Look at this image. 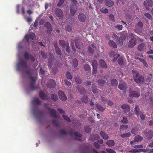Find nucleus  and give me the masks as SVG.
Listing matches in <instances>:
<instances>
[{
	"label": "nucleus",
	"mask_w": 153,
	"mask_h": 153,
	"mask_svg": "<svg viewBox=\"0 0 153 153\" xmlns=\"http://www.w3.org/2000/svg\"><path fill=\"white\" fill-rule=\"evenodd\" d=\"M74 42L76 47L79 51L81 49H82L83 48V44L79 38H78L75 39L74 41L73 39H72L71 41L72 48V50L74 52H75L76 51V49L74 45ZM79 53H81L83 54V55L84 54L82 51L81 52L79 51Z\"/></svg>",
	"instance_id": "f257e3e1"
},
{
	"label": "nucleus",
	"mask_w": 153,
	"mask_h": 153,
	"mask_svg": "<svg viewBox=\"0 0 153 153\" xmlns=\"http://www.w3.org/2000/svg\"><path fill=\"white\" fill-rule=\"evenodd\" d=\"M25 72L29 76L31 80V82L30 85V87L31 90L34 91L39 88L38 86H35L36 80L34 76H32L33 71L32 70L29 69L25 70Z\"/></svg>",
	"instance_id": "f03ea898"
},
{
	"label": "nucleus",
	"mask_w": 153,
	"mask_h": 153,
	"mask_svg": "<svg viewBox=\"0 0 153 153\" xmlns=\"http://www.w3.org/2000/svg\"><path fill=\"white\" fill-rule=\"evenodd\" d=\"M132 72L134 80L137 83H143L144 82V77L141 75H140L138 71L133 70H132Z\"/></svg>",
	"instance_id": "7ed1b4c3"
},
{
	"label": "nucleus",
	"mask_w": 153,
	"mask_h": 153,
	"mask_svg": "<svg viewBox=\"0 0 153 153\" xmlns=\"http://www.w3.org/2000/svg\"><path fill=\"white\" fill-rule=\"evenodd\" d=\"M20 66L23 67L24 68H28L27 62L22 59H19L17 65V68L18 70H20L21 69Z\"/></svg>",
	"instance_id": "20e7f679"
},
{
	"label": "nucleus",
	"mask_w": 153,
	"mask_h": 153,
	"mask_svg": "<svg viewBox=\"0 0 153 153\" xmlns=\"http://www.w3.org/2000/svg\"><path fill=\"white\" fill-rule=\"evenodd\" d=\"M143 24V23L140 21L136 25L134 31L137 33H138L142 31Z\"/></svg>",
	"instance_id": "39448f33"
},
{
	"label": "nucleus",
	"mask_w": 153,
	"mask_h": 153,
	"mask_svg": "<svg viewBox=\"0 0 153 153\" xmlns=\"http://www.w3.org/2000/svg\"><path fill=\"white\" fill-rule=\"evenodd\" d=\"M139 108L138 105H136L135 107V111L137 116L140 117L141 120H143L145 119V115L141 112L139 111Z\"/></svg>",
	"instance_id": "423d86ee"
},
{
	"label": "nucleus",
	"mask_w": 153,
	"mask_h": 153,
	"mask_svg": "<svg viewBox=\"0 0 153 153\" xmlns=\"http://www.w3.org/2000/svg\"><path fill=\"white\" fill-rule=\"evenodd\" d=\"M69 134L71 136H73L74 134L76 137V140L79 141L81 140L80 138L82 136V134L79 133L77 132H75L74 133L73 130H71L69 132Z\"/></svg>",
	"instance_id": "0eeeda50"
},
{
	"label": "nucleus",
	"mask_w": 153,
	"mask_h": 153,
	"mask_svg": "<svg viewBox=\"0 0 153 153\" xmlns=\"http://www.w3.org/2000/svg\"><path fill=\"white\" fill-rule=\"evenodd\" d=\"M129 96L130 97H138L140 95V93L136 91H133L132 89H130L129 90Z\"/></svg>",
	"instance_id": "6e6552de"
},
{
	"label": "nucleus",
	"mask_w": 153,
	"mask_h": 153,
	"mask_svg": "<svg viewBox=\"0 0 153 153\" xmlns=\"http://www.w3.org/2000/svg\"><path fill=\"white\" fill-rule=\"evenodd\" d=\"M109 55L111 58H114L112 60V61L114 62H116L120 56L119 54H116L115 52L113 51H112L110 52Z\"/></svg>",
	"instance_id": "1a4fd4ad"
},
{
	"label": "nucleus",
	"mask_w": 153,
	"mask_h": 153,
	"mask_svg": "<svg viewBox=\"0 0 153 153\" xmlns=\"http://www.w3.org/2000/svg\"><path fill=\"white\" fill-rule=\"evenodd\" d=\"M143 133L148 139H151L153 137V132L152 130H149L148 131H144Z\"/></svg>",
	"instance_id": "9d476101"
},
{
	"label": "nucleus",
	"mask_w": 153,
	"mask_h": 153,
	"mask_svg": "<svg viewBox=\"0 0 153 153\" xmlns=\"http://www.w3.org/2000/svg\"><path fill=\"white\" fill-rule=\"evenodd\" d=\"M44 26L47 29L48 33H51L53 29L52 26L49 22H45L44 24Z\"/></svg>",
	"instance_id": "9b49d317"
},
{
	"label": "nucleus",
	"mask_w": 153,
	"mask_h": 153,
	"mask_svg": "<svg viewBox=\"0 0 153 153\" xmlns=\"http://www.w3.org/2000/svg\"><path fill=\"white\" fill-rule=\"evenodd\" d=\"M25 58L27 60L30 59L32 62H34L35 59L34 57L32 55L29 54L27 52H25L24 53Z\"/></svg>",
	"instance_id": "f8f14e48"
},
{
	"label": "nucleus",
	"mask_w": 153,
	"mask_h": 153,
	"mask_svg": "<svg viewBox=\"0 0 153 153\" xmlns=\"http://www.w3.org/2000/svg\"><path fill=\"white\" fill-rule=\"evenodd\" d=\"M55 82L53 79H51L48 81L47 82V87L49 88H52L55 86Z\"/></svg>",
	"instance_id": "ddd939ff"
},
{
	"label": "nucleus",
	"mask_w": 153,
	"mask_h": 153,
	"mask_svg": "<svg viewBox=\"0 0 153 153\" xmlns=\"http://www.w3.org/2000/svg\"><path fill=\"white\" fill-rule=\"evenodd\" d=\"M91 65L93 67L92 73L93 74H95L97 72V61L95 60H93Z\"/></svg>",
	"instance_id": "4468645a"
},
{
	"label": "nucleus",
	"mask_w": 153,
	"mask_h": 153,
	"mask_svg": "<svg viewBox=\"0 0 153 153\" xmlns=\"http://www.w3.org/2000/svg\"><path fill=\"white\" fill-rule=\"evenodd\" d=\"M96 49V47L93 44H92L88 48V50L87 51V52L91 55L93 54Z\"/></svg>",
	"instance_id": "2eb2a0df"
},
{
	"label": "nucleus",
	"mask_w": 153,
	"mask_h": 153,
	"mask_svg": "<svg viewBox=\"0 0 153 153\" xmlns=\"http://www.w3.org/2000/svg\"><path fill=\"white\" fill-rule=\"evenodd\" d=\"M55 12L56 16L59 19L62 17L63 12L61 9L59 8H56L55 9Z\"/></svg>",
	"instance_id": "dca6fc26"
},
{
	"label": "nucleus",
	"mask_w": 153,
	"mask_h": 153,
	"mask_svg": "<svg viewBox=\"0 0 153 153\" xmlns=\"http://www.w3.org/2000/svg\"><path fill=\"white\" fill-rule=\"evenodd\" d=\"M58 94L59 98L63 101H65L67 100L66 95L62 91H59L58 92Z\"/></svg>",
	"instance_id": "f3484780"
},
{
	"label": "nucleus",
	"mask_w": 153,
	"mask_h": 153,
	"mask_svg": "<svg viewBox=\"0 0 153 153\" xmlns=\"http://www.w3.org/2000/svg\"><path fill=\"white\" fill-rule=\"evenodd\" d=\"M35 36V34L33 33H32L29 35H26L25 36V38L26 41L28 42L29 41V38L30 39L32 40H33Z\"/></svg>",
	"instance_id": "a211bd4d"
},
{
	"label": "nucleus",
	"mask_w": 153,
	"mask_h": 153,
	"mask_svg": "<svg viewBox=\"0 0 153 153\" xmlns=\"http://www.w3.org/2000/svg\"><path fill=\"white\" fill-rule=\"evenodd\" d=\"M136 43V39L135 38L131 39L128 44V47L130 48H133Z\"/></svg>",
	"instance_id": "6ab92c4d"
},
{
	"label": "nucleus",
	"mask_w": 153,
	"mask_h": 153,
	"mask_svg": "<svg viewBox=\"0 0 153 153\" xmlns=\"http://www.w3.org/2000/svg\"><path fill=\"white\" fill-rule=\"evenodd\" d=\"M77 6H71L70 8V13L72 16H73L77 11Z\"/></svg>",
	"instance_id": "aec40b11"
},
{
	"label": "nucleus",
	"mask_w": 153,
	"mask_h": 153,
	"mask_svg": "<svg viewBox=\"0 0 153 153\" xmlns=\"http://www.w3.org/2000/svg\"><path fill=\"white\" fill-rule=\"evenodd\" d=\"M122 108L124 109V112L125 114L130 111V107L128 104H123L121 106Z\"/></svg>",
	"instance_id": "412c9836"
},
{
	"label": "nucleus",
	"mask_w": 153,
	"mask_h": 153,
	"mask_svg": "<svg viewBox=\"0 0 153 153\" xmlns=\"http://www.w3.org/2000/svg\"><path fill=\"white\" fill-rule=\"evenodd\" d=\"M99 138L100 137L99 135L97 134H94L90 135L89 138L90 140L92 141L98 140Z\"/></svg>",
	"instance_id": "4be33fe9"
},
{
	"label": "nucleus",
	"mask_w": 153,
	"mask_h": 153,
	"mask_svg": "<svg viewBox=\"0 0 153 153\" xmlns=\"http://www.w3.org/2000/svg\"><path fill=\"white\" fill-rule=\"evenodd\" d=\"M79 19L81 22H84L86 19L85 15L83 13H80L78 16Z\"/></svg>",
	"instance_id": "5701e85b"
},
{
	"label": "nucleus",
	"mask_w": 153,
	"mask_h": 153,
	"mask_svg": "<svg viewBox=\"0 0 153 153\" xmlns=\"http://www.w3.org/2000/svg\"><path fill=\"white\" fill-rule=\"evenodd\" d=\"M49 113L51 116L55 118L58 117L56 114V111L54 109H50Z\"/></svg>",
	"instance_id": "b1692460"
},
{
	"label": "nucleus",
	"mask_w": 153,
	"mask_h": 153,
	"mask_svg": "<svg viewBox=\"0 0 153 153\" xmlns=\"http://www.w3.org/2000/svg\"><path fill=\"white\" fill-rule=\"evenodd\" d=\"M125 38L124 36H120L117 39V42L122 45L123 41L125 40Z\"/></svg>",
	"instance_id": "393cba45"
},
{
	"label": "nucleus",
	"mask_w": 153,
	"mask_h": 153,
	"mask_svg": "<svg viewBox=\"0 0 153 153\" xmlns=\"http://www.w3.org/2000/svg\"><path fill=\"white\" fill-rule=\"evenodd\" d=\"M99 63L100 66L102 68L106 69L107 68V65L105 62L102 59L100 60Z\"/></svg>",
	"instance_id": "a878e982"
},
{
	"label": "nucleus",
	"mask_w": 153,
	"mask_h": 153,
	"mask_svg": "<svg viewBox=\"0 0 153 153\" xmlns=\"http://www.w3.org/2000/svg\"><path fill=\"white\" fill-rule=\"evenodd\" d=\"M143 138L141 136L137 135L136 136L134 140V142H140L143 140Z\"/></svg>",
	"instance_id": "bb28decb"
},
{
	"label": "nucleus",
	"mask_w": 153,
	"mask_h": 153,
	"mask_svg": "<svg viewBox=\"0 0 153 153\" xmlns=\"http://www.w3.org/2000/svg\"><path fill=\"white\" fill-rule=\"evenodd\" d=\"M100 135L104 139L107 140L109 138V136L105 132L102 131L100 132Z\"/></svg>",
	"instance_id": "cd10ccee"
},
{
	"label": "nucleus",
	"mask_w": 153,
	"mask_h": 153,
	"mask_svg": "<svg viewBox=\"0 0 153 153\" xmlns=\"http://www.w3.org/2000/svg\"><path fill=\"white\" fill-rule=\"evenodd\" d=\"M105 3L106 6L108 7H111L114 5V2L111 0H106Z\"/></svg>",
	"instance_id": "c85d7f7f"
},
{
	"label": "nucleus",
	"mask_w": 153,
	"mask_h": 153,
	"mask_svg": "<svg viewBox=\"0 0 153 153\" xmlns=\"http://www.w3.org/2000/svg\"><path fill=\"white\" fill-rule=\"evenodd\" d=\"M59 44L63 48H65L66 45V44L64 40H60L59 41Z\"/></svg>",
	"instance_id": "c756f323"
},
{
	"label": "nucleus",
	"mask_w": 153,
	"mask_h": 153,
	"mask_svg": "<svg viewBox=\"0 0 153 153\" xmlns=\"http://www.w3.org/2000/svg\"><path fill=\"white\" fill-rule=\"evenodd\" d=\"M109 45L113 48H117V45L115 42L112 40H110L108 42Z\"/></svg>",
	"instance_id": "7c9ffc66"
},
{
	"label": "nucleus",
	"mask_w": 153,
	"mask_h": 153,
	"mask_svg": "<svg viewBox=\"0 0 153 153\" xmlns=\"http://www.w3.org/2000/svg\"><path fill=\"white\" fill-rule=\"evenodd\" d=\"M106 144L109 146H112L115 145V143L113 140H109L107 141Z\"/></svg>",
	"instance_id": "2f4dec72"
},
{
	"label": "nucleus",
	"mask_w": 153,
	"mask_h": 153,
	"mask_svg": "<svg viewBox=\"0 0 153 153\" xmlns=\"http://www.w3.org/2000/svg\"><path fill=\"white\" fill-rule=\"evenodd\" d=\"M111 83L112 86H117L118 82L115 79H112L111 80Z\"/></svg>",
	"instance_id": "473e14b6"
},
{
	"label": "nucleus",
	"mask_w": 153,
	"mask_h": 153,
	"mask_svg": "<svg viewBox=\"0 0 153 153\" xmlns=\"http://www.w3.org/2000/svg\"><path fill=\"white\" fill-rule=\"evenodd\" d=\"M96 105L97 108L99 111L103 112L105 110L104 108L101 106L100 105L98 104V103L96 104Z\"/></svg>",
	"instance_id": "72a5a7b5"
},
{
	"label": "nucleus",
	"mask_w": 153,
	"mask_h": 153,
	"mask_svg": "<svg viewBox=\"0 0 153 153\" xmlns=\"http://www.w3.org/2000/svg\"><path fill=\"white\" fill-rule=\"evenodd\" d=\"M98 84L100 86H103L106 82V81L102 79H99L97 81Z\"/></svg>",
	"instance_id": "f704fd0d"
},
{
	"label": "nucleus",
	"mask_w": 153,
	"mask_h": 153,
	"mask_svg": "<svg viewBox=\"0 0 153 153\" xmlns=\"http://www.w3.org/2000/svg\"><path fill=\"white\" fill-rule=\"evenodd\" d=\"M51 97L52 100L54 101H56L58 99V97L57 95L55 94H52Z\"/></svg>",
	"instance_id": "c9c22d12"
},
{
	"label": "nucleus",
	"mask_w": 153,
	"mask_h": 153,
	"mask_svg": "<svg viewBox=\"0 0 153 153\" xmlns=\"http://www.w3.org/2000/svg\"><path fill=\"white\" fill-rule=\"evenodd\" d=\"M118 88L121 90H124L126 89V87L125 84L119 83Z\"/></svg>",
	"instance_id": "e433bc0d"
},
{
	"label": "nucleus",
	"mask_w": 153,
	"mask_h": 153,
	"mask_svg": "<svg viewBox=\"0 0 153 153\" xmlns=\"http://www.w3.org/2000/svg\"><path fill=\"white\" fill-rule=\"evenodd\" d=\"M39 96L42 99L44 100L46 97V95L45 94L43 91H41L39 93Z\"/></svg>",
	"instance_id": "4c0bfd02"
},
{
	"label": "nucleus",
	"mask_w": 153,
	"mask_h": 153,
	"mask_svg": "<svg viewBox=\"0 0 153 153\" xmlns=\"http://www.w3.org/2000/svg\"><path fill=\"white\" fill-rule=\"evenodd\" d=\"M33 103L37 105H40L41 104V102L37 98H35L33 99Z\"/></svg>",
	"instance_id": "58836bf2"
},
{
	"label": "nucleus",
	"mask_w": 153,
	"mask_h": 153,
	"mask_svg": "<svg viewBox=\"0 0 153 153\" xmlns=\"http://www.w3.org/2000/svg\"><path fill=\"white\" fill-rule=\"evenodd\" d=\"M145 44L143 43L140 44L138 46V50L139 51H141L145 46Z\"/></svg>",
	"instance_id": "ea45409f"
},
{
	"label": "nucleus",
	"mask_w": 153,
	"mask_h": 153,
	"mask_svg": "<svg viewBox=\"0 0 153 153\" xmlns=\"http://www.w3.org/2000/svg\"><path fill=\"white\" fill-rule=\"evenodd\" d=\"M131 135V133L128 132L121 134V136L122 137L124 138L125 137H129Z\"/></svg>",
	"instance_id": "a19ab883"
},
{
	"label": "nucleus",
	"mask_w": 153,
	"mask_h": 153,
	"mask_svg": "<svg viewBox=\"0 0 153 153\" xmlns=\"http://www.w3.org/2000/svg\"><path fill=\"white\" fill-rule=\"evenodd\" d=\"M78 65V60L76 59H74L73 60V65L74 67H76Z\"/></svg>",
	"instance_id": "79ce46f5"
},
{
	"label": "nucleus",
	"mask_w": 153,
	"mask_h": 153,
	"mask_svg": "<svg viewBox=\"0 0 153 153\" xmlns=\"http://www.w3.org/2000/svg\"><path fill=\"white\" fill-rule=\"evenodd\" d=\"M138 59L141 62L143 63L145 67H147L148 66V65L144 59L140 58H138Z\"/></svg>",
	"instance_id": "37998d69"
},
{
	"label": "nucleus",
	"mask_w": 153,
	"mask_h": 153,
	"mask_svg": "<svg viewBox=\"0 0 153 153\" xmlns=\"http://www.w3.org/2000/svg\"><path fill=\"white\" fill-rule=\"evenodd\" d=\"M100 11L102 13L106 14L108 13V10L105 8H102L100 9Z\"/></svg>",
	"instance_id": "c03bdc74"
},
{
	"label": "nucleus",
	"mask_w": 153,
	"mask_h": 153,
	"mask_svg": "<svg viewBox=\"0 0 153 153\" xmlns=\"http://www.w3.org/2000/svg\"><path fill=\"white\" fill-rule=\"evenodd\" d=\"M82 102L85 103L87 102L88 101V98L86 96H84L81 99Z\"/></svg>",
	"instance_id": "a18cd8bd"
},
{
	"label": "nucleus",
	"mask_w": 153,
	"mask_h": 153,
	"mask_svg": "<svg viewBox=\"0 0 153 153\" xmlns=\"http://www.w3.org/2000/svg\"><path fill=\"white\" fill-rule=\"evenodd\" d=\"M85 130L87 133H89L91 131V128L88 126H84Z\"/></svg>",
	"instance_id": "49530a36"
},
{
	"label": "nucleus",
	"mask_w": 153,
	"mask_h": 153,
	"mask_svg": "<svg viewBox=\"0 0 153 153\" xmlns=\"http://www.w3.org/2000/svg\"><path fill=\"white\" fill-rule=\"evenodd\" d=\"M78 91L81 94H83L85 92V90L83 87L79 88V87L78 88Z\"/></svg>",
	"instance_id": "de8ad7c7"
},
{
	"label": "nucleus",
	"mask_w": 153,
	"mask_h": 153,
	"mask_svg": "<svg viewBox=\"0 0 153 153\" xmlns=\"http://www.w3.org/2000/svg\"><path fill=\"white\" fill-rule=\"evenodd\" d=\"M84 68L85 70L87 71H89L91 69V67L89 65L85 64L84 65Z\"/></svg>",
	"instance_id": "09e8293b"
},
{
	"label": "nucleus",
	"mask_w": 153,
	"mask_h": 153,
	"mask_svg": "<svg viewBox=\"0 0 153 153\" xmlns=\"http://www.w3.org/2000/svg\"><path fill=\"white\" fill-rule=\"evenodd\" d=\"M75 81L78 84H79L81 83L82 80L79 77L76 76L75 78Z\"/></svg>",
	"instance_id": "8fccbe9b"
},
{
	"label": "nucleus",
	"mask_w": 153,
	"mask_h": 153,
	"mask_svg": "<svg viewBox=\"0 0 153 153\" xmlns=\"http://www.w3.org/2000/svg\"><path fill=\"white\" fill-rule=\"evenodd\" d=\"M128 127V125H122L120 126V129L123 130L126 129Z\"/></svg>",
	"instance_id": "3c124183"
},
{
	"label": "nucleus",
	"mask_w": 153,
	"mask_h": 153,
	"mask_svg": "<svg viewBox=\"0 0 153 153\" xmlns=\"http://www.w3.org/2000/svg\"><path fill=\"white\" fill-rule=\"evenodd\" d=\"M66 77L68 79H71L72 78V76L69 72H67L66 74Z\"/></svg>",
	"instance_id": "603ef678"
},
{
	"label": "nucleus",
	"mask_w": 153,
	"mask_h": 153,
	"mask_svg": "<svg viewBox=\"0 0 153 153\" xmlns=\"http://www.w3.org/2000/svg\"><path fill=\"white\" fill-rule=\"evenodd\" d=\"M52 122L56 126H59V122L55 120H52Z\"/></svg>",
	"instance_id": "864d4df0"
},
{
	"label": "nucleus",
	"mask_w": 153,
	"mask_h": 153,
	"mask_svg": "<svg viewBox=\"0 0 153 153\" xmlns=\"http://www.w3.org/2000/svg\"><path fill=\"white\" fill-rule=\"evenodd\" d=\"M147 3L148 5L149 6H152L153 4V1L152 0H146Z\"/></svg>",
	"instance_id": "5fc2aeb1"
},
{
	"label": "nucleus",
	"mask_w": 153,
	"mask_h": 153,
	"mask_svg": "<svg viewBox=\"0 0 153 153\" xmlns=\"http://www.w3.org/2000/svg\"><path fill=\"white\" fill-rule=\"evenodd\" d=\"M65 0H59L57 4V6L58 7H60L64 3Z\"/></svg>",
	"instance_id": "6e6d98bb"
},
{
	"label": "nucleus",
	"mask_w": 153,
	"mask_h": 153,
	"mask_svg": "<svg viewBox=\"0 0 153 153\" xmlns=\"http://www.w3.org/2000/svg\"><path fill=\"white\" fill-rule=\"evenodd\" d=\"M56 52L58 54V55H61L62 54V53L61 50L59 48H56V49H55Z\"/></svg>",
	"instance_id": "4d7b16f0"
},
{
	"label": "nucleus",
	"mask_w": 153,
	"mask_h": 153,
	"mask_svg": "<svg viewBox=\"0 0 153 153\" xmlns=\"http://www.w3.org/2000/svg\"><path fill=\"white\" fill-rule=\"evenodd\" d=\"M66 51L67 52L69 53L70 51V49L69 45V43L68 41L66 43Z\"/></svg>",
	"instance_id": "13d9d810"
},
{
	"label": "nucleus",
	"mask_w": 153,
	"mask_h": 153,
	"mask_svg": "<svg viewBox=\"0 0 153 153\" xmlns=\"http://www.w3.org/2000/svg\"><path fill=\"white\" fill-rule=\"evenodd\" d=\"M123 62V59L122 57H120L118 60V63L119 65H122Z\"/></svg>",
	"instance_id": "bf43d9fd"
},
{
	"label": "nucleus",
	"mask_w": 153,
	"mask_h": 153,
	"mask_svg": "<svg viewBox=\"0 0 153 153\" xmlns=\"http://www.w3.org/2000/svg\"><path fill=\"white\" fill-rule=\"evenodd\" d=\"M128 120L126 117H123L122 120H121V122L123 123H127Z\"/></svg>",
	"instance_id": "052dcab7"
},
{
	"label": "nucleus",
	"mask_w": 153,
	"mask_h": 153,
	"mask_svg": "<svg viewBox=\"0 0 153 153\" xmlns=\"http://www.w3.org/2000/svg\"><path fill=\"white\" fill-rule=\"evenodd\" d=\"M62 117L65 120L69 122H71L70 119L68 117L64 115H63Z\"/></svg>",
	"instance_id": "680f3d73"
},
{
	"label": "nucleus",
	"mask_w": 153,
	"mask_h": 153,
	"mask_svg": "<svg viewBox=\"0 0 153 153\" xmlns=\"http://www.w3.org/2000/svg\"><path fill=\"white\" fill-rule=\"evenodd\" d=\"M115 28L118 29L119 30H122L123 26L121 25H117L115 26Z\"/></svg>",
	"instance_id": "e2e57ef3"
},
{
	"label": "nucleus",
	"mask_w": 153,
	"mask_h": 153,
	"mask_svg": "<svg viewBox=\"0 0 153 153\" xmlns=\"http://www.w3.org/2000/svg\"><path fill=\"white\" fill-rule=\"evenodd\" d=\"M41 54L42 56V57L45 59L47 58V55L45 53V52H44V51H41Z\"/></svg>",
	"instance_id": "0e129e2a"
},
{
	"label": "nucleus",
	"mask_w": 153,
	"mask_h": 153,
	"mask_svg": "<svg viewBox=\"0 0 153 153\" xmlns=\"http://www.w3.org/2000/svg\"><path fill=\"white\" fill-rule=\"evenodd\" d=\"M58 70L57 68H54L51 70L52 72L54 74H55L58 71Z\"/></svg>",
	"instance_id": "69168bd1"
},
{
	"label": "nucleus",
	"mask_w": 153,
	"mask_h": 153,
	"mask_svg": "<svg viewBox=\"0 0 153 153\" xmlns=\"http://www.w3.org/2000/svg\"><path fill=\"white\" fill-rule=\"evenodd\" d=\"M65 29L67 31L70 32L72 30V27L69 25H67L65 27Z\"/></svg>",
	"instance_id": "338daca9"
},
{
	"label": "nucleus",
	"mask_w": 153,
	"mask_h": 153,
	"mask_svg": "<svg viewBox=\"0 0 153 153\" xmlns=\"http://www.w3.org/2000/svg\"><path fill=\"white\" fill-rule=\"evenodd\" d=\"M107 152L109 153H116L115 151L110 149H106Z\"/></svg>",
	"instance_id": "774afa93"
}]
</instances>
